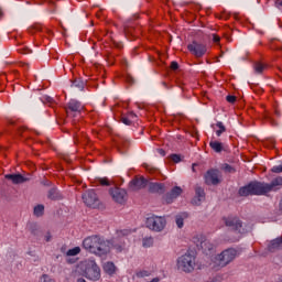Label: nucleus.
Returning <instances> with one entry per match:
<instances>
[{"mask_svg":"<svg viewBox=\"0 0 282 282\" xmlns=\"http://www.w3.org/2000/svg\"><path fill=\"white\" fill-rule=\"evenodd\" d=\"M83 248L91 252V254L105 257L111 250V242L104 240L100 236H89L84 239Z\"/></svg>","mask_w":282,"mask_h":282,"instance_id":"1","label":"nucleus"},{"mask_svg":"<svg viewBox=\"0 0 282 282\" xmlns=\"http://www.w3.org/2000/svg\"><path fill=\"white\" fill-rule=\"evenodd\" d=\"M239 252L235 248L225 249L223 252L214 256L209 263L212 270L216 272L221 270V268H226V265H230L235 259H237Z\"/></svg>","mask_w":282,"mask_h":282,"instance_id":"2","label":"nucleus"},{"mask_svg":"<svg viewBox=\"0 0 282 282\" xmlns=\"http://www.w3.org/2000/svg\"><path fill=\"white\" fill-rule=\"evenodd\" d=\"M84 270V276L88 279V281H100V267L96 263V260H86Z\"/></svg>","mask_w":282,"mask_h":282,"instance_id":"3","label":"nucleus"},{"mask_svg":"<svg viewBox=\"0 0 282 282\" xmlns=\"http://www.w3.org/2000/svg\"><path fill=\"white\" fill-rule=\"evenodd\" d=\"M223 221L229 230H234L238 232V235H246V232H248V229L243 227V223H241L238 217L228 216L223 218Z\"/></svg>","mask_w":282,"mask_h":282,"instance_id":"4","label":"nucleus"},{"mask_svg":"<svg viewBox=\"0 0 282 282\" xmlns=\"http://www.w3.org/2000/svg\"><path fill=\"white\" fill-rule=\"evenodd\" d=\"M177 268L182 272H193L195 270V256L185 253L177 260Z\"/></svg>","mask_w":282,"mask_h":282,"instance_id":"5","label":"nucleus"},{"mask_svg":"<svg viewBox=\"0 0 282 282\" xmlns=\"http://www.w3.org/2000/svg\"><path fill=\"white\" fill-rule=\"evenodd\" d=\"M147 227L154 232H162L166 228V218L163 216H150L147 219Z\"/></svg>","mask_w":282,"mask_h":282,"instance_id":"6","label":"nucleus"},{"mask_svg":"<svg viewBox=\"0 0 282 282\" xmlns=\"http://www.w3.org/2000/svg\"><path fill=\"white\" fill-rule=\"evenodd\" d=\"M241 197H248V195H263V188L261 183L253 182L239 189Z\"/></svg>","mask_w":282,"mask_h":282,"instance_id":"7","label":"nucleus"},{"mask_svg":"<svg viewBox=\"0 0 282 282\" xmlns=\"http://www.w3.org/2000/svg\"><path fill=\"white\" fill-rule=\"evenodd\" d=\"M204 177H205V183L208 186H217V184L221 183V172H219V170H215V169L208 170L205 173Z\"/></svg>","mask_w":282,"mask_h":282,"instance_id":"8","label":"nucleus"},{"mask_svg":"<svg viewBox=\"0 0 282 282\" xmlns=\"http://www.w3.org/2000/svg\"><path fill=\"white\" fill-rule=\"evenodd\" d=\"M262 195H268L272 191H280L282 186V176H278L271 181V183H261Z\"/></svg>","mask_w":282,"mask_h":282,"instance_id":"9","label":"nucleus"},{"mask_svg":"<svg viewBox=\"0 0 282 282\" xmlns=\"http://www.w3.org/2000/svg\"><path fill=\"white\" fill-rule=\"evenodd\" d=\"M188 52L196 56V58H202L206 52H208V48L206 47V44H202L198 42H192L187 45Z\"/></svg>","mask_w":282,"mask_h":282,"instance_id":"10","label":"nucleus"},{"mask_svg":"<svg viewBox=\"0 0 282 282\" xmlns=\"http://www.w3.org/2000/svg\"><path fill=\"white\" fill-rule=\"evenodd\" d=\"M85 109V106L76 99H70L66 107V113L68 118L75 117L77 113H80Z\"/></svg>","mask_w":282,"mask_h":282,"instance_id":"11","label":"nucleus"},{"mask_svg":"<svg viewBox=\"0 0 282 282\" xmlns=\"http://www.w3.org/2000/svg\"><path fill=\"white\" fill-rule=\"evenodd\" d=\"M109 193L117 204H124L127 202V191L120 187H113L109 189Z\"/></svg>","mask_w":282,"mask_h":282,"instance_id":"12","label":"nucleus"},{"mask_svg":"<svg viewBox=\"0 0 282 282\" xmlns=\"http://www.w3.org/2000/svg\"><path fill=\"white\" fill-rule=\"evenodd\" d=\"M193 241L196 243L197 248L202 250H213L214 246L210 241L206 240L204 235H197L193 238Z\"/></svg>","mask_w":282,"mask_h":282,"instance_id":"13","label":"nucleus"},{"mask_svg":"<svg viewBox=\"0 0 282 282\" xmlns=\"http://www.w3.org/2000/svg\"><path fill=\"white\" fill-rule=\"evenodd\" d=\"M83 200L86 206L94 207L96 204H98V195H96L94 189H89L83 195Z\"/></svg>","mask_w":282,"mask_h":282,"instance_id":"14","label":"nucleus"},{"mask_svg":"<svg viewBox=\"0 0 282 282\" xmlns=\"http://www.w3.org/2000/svg\"><path fill=\"white\" fill-rule=\"evenodd\" d=\"M182 193H184V189H182V187L180 186L173 187L171 192L164 196L166 204H173V202H175V199H177V197H180Z\"/></svg>","mask_w":282,"mask_h":282,"instance_id":"15","label":"nucleus"},{"mask_svg":"<svg viewBox=\"0 0 282 282\" xmlns=\"http://www.w3.org/2000/svg\"><path fill=\"white\" fill-rule=\"evenodd\" d=\"M149 184V181L144 177H137L130 182V188L131 191H140L142 188H145V186Z\"/></svg>","mask_w":282,"mask_h":282,"instance_id":"16","label":"nucleus"},{"mask_svg":"<svg viewBox=\"0 0 282 282\" xmlns=\"http://www.w3.org/2000/svg\"><path fill=\"white\" fill-rule=\"evenodd\" d=\"M6 180H10L12 184H24V182H28V177L21 175V174H7Z\"/></svg>","mask_w":282,"mask_h":282,"instance_id":"17","label":"nucleus"},{"mask_svg":"<svg viewBox=\"0 0 282 282\" xmlns=\"http://www.w3.org/2000/svg\"><path fill=\"white\" fill-rule=\"evenodd\" d=\"M195 193H196V196L193 199V204H196V206H199V204H202V202L206 199V193L202 187H196Z\"/></svg>","mask_w":282,"mask_h":282,"instance_id":"18","label":"nucleus"},{"mask_svg":"<svg viewBox=\"0 0 282 282\" xmlns=\"http://www.w3.org/2000/svg\"><path fill=\"white\" fill-rule=\"evenodd\" d=\"M47 199H51L52 202H58V199H63V195L56 187H52L47 192Z\"/></svg>","mask_w":282,"mask_h":282,"instance_id":"19","label":"nucleus"},{"mask_svg":"<svg viewBox=\"0 0 282 282\" xmlns=\"http://www.w3.org/2000/svg\"><path fill=\"white\" fill-rule=\"evenodd\" d=\"M149 191L150 193H159V195H162L166 189L163 183H150Z\"/></svg>","mask_w":282,"mask_h":282,"instance_id":"20","label":"nucleus"},{"mask_svg":"<svg viewBox=\"0 0 282 282\" xmlns=\"http://www.w3.org/2000/svg\"><path fill=\"white\" fill-rule=\"evenodd\" d=\"M116 264H113V262H106L104 264V272L109 274V276H113V274H116Z\"/></svg>","mask_w":282,"mask_h":282,"instance_id":"21","label":"nucleus"},{"mask_svg":"<svg viewBox=\"0 0 282 282\" xmlns=\"http://www.w3.org/2000/svg\"><path fill=\"white\" fill-rule=\"evenodd\" d=\"M209 147L215 153H221L224 151V144L219 141H210Z\"/></svg>","mask_w":282,"mask_h":282,"instance_id":"22","label":"nucleus"},{"mask_svg":"<svg viewBox=\"0 0 282 282\" xmlns=\"http://www.w3.org/2000/svg\"><path fill=\"white\" fill-rule=\"evenodd\" d=\"M278 248H282V237L275 238L269 245V250H278Z\"/></svg>","mask_w":282,"mask_h":282,"instance_id":"23","label":"nucleus"},{"mask_svg":"<svg viewBox=\"0 0 282 282\" xmlns=\"http://www.w3.org/2000/svg\"><path fill=\"white\" fill-rule=\"evenodd\" d=\"M33 213H34L35 217H43V215L45 213V206H43V205L35 206Z\"/></svg>","mask_w":282,"mask_h":282,"instance_id":"24","label":"nucleus"},{"mask_svg":"<svg viewBox=\"0 0 282 282\" xmlns=\"http://www.w3.org/2000/svg\"><path fill=\"white\" fill-rule=\"evenodd\" d=\"M112 246L118 250L119 252H122V248H124V241L120 240V243L118 245V238H113Z\"/></svg>","mask_w":282,"mask_h":282,"instance_id":"25","label":"nucleus"},{"mask_svg":"<svg viewBox=\"0 0 282 282\" xmlns=\"http://www.w3.org/2000/svg\"><path fill=\"white\" fill-rule=\"evenodd\" d=\"M137 279H147V276H151V271L149 270H140L135 273Z\"/></svg>","mask_w":282,"mask_h":282,"instance_id":"26","label":"nucleus"},{"mask_svg":"<svg viewBox=\"0 0 282 282\" xmlns=\"http://www.w3.org/2000/svg\"><path fill=\"white\" fill-rule=\"evenodd\" d=\"M143 248H151L153 246V237H145L142 240Z\"/></svg>","mask_w":282,"mask_h":282,"instance_id":"27","label":"nucleus"},{"mask_svg":"<svg viewBox=\"0 0 282 282\" xmlns=\"http://www.w3.org/2000/svg\"><path fill=\"white\" fill-rule=\"evenodd\" d=\"M216 127H218V129H219V130L216 131V135L219 138L221 135V133H225L226 126H224V123L221 121H218L216 123Z\"/></svg>","mask_w":282,"mask_h":282,"instance_id":"28","label":"nucleus"},{"mask_svg":"<svg viewBox=\"0 0 282 282\" xmlns=\"http://www.w3.org/2000/svg\"><path fill=\"white\" fill-rule=\"evenodd\" d=\"M253 67H254L256 74H263V69H265V65H263L260 62H257Z\"/></svg>","mask_w":282,"mask_h":282,"instance_id":"29","label":"nucleus"},{"mask_svg":"<svg viewBox=\"0 0 282 282\" xmlns=\"http://www.w3.org/2000/svg\"><path fill=\"white\" fill-rule=\"evenodd\" d=\"M67 257H76L77 254H80V247H75L73 249H69L66 252Z\"/></svg>","mask_w":282,"mask_h":282,"instance_id":"30","label":"nucleus"},{"mask_svg":"<svg viewBox=\"0 0 282 282\" xmlns=\"http://www.w3.org/2000/svg\"><path fill=\"white\" fill-rule=\"evenodd\" d=\"M175 221L177 228H184V217H182V215H177Z\"/></svg>","mask_w":282,"mask_h":282,"instance_id":"31","label":"nucleus"},{"mask_svg":"<svg viewBox=\"0 0 282 282\" xmlns=\"http://www.w3.org/2000/svg\"><path fill=\"white\" fill-rule=\"evenodd\" d=\"M97 183L100 184L101 186H109V178L107 177H102V178H98Z\"/></svg>","mask_w":282,"mask_h":282,"instance_id":"32","label":"nucleus"},{"mask_svg":"<svg viewBox=\"0 0 282 282\" xmlns=\"http://www.w3.org/2000/svg\"><path fill=\"white\" fill-rule=\"evenodd\" d=\"M39 282H56V281H54V279H52L50 275L43 274V275L40 278V281H39Z\"/></svg>","mask_w":282,"mask_h":282,"instance_id":"33","label":"nucleus"},{"mask_svg":"<svg viewBox=\"0 0 282 282\" xmlns=\"http://www.w3.org/2000/svg\"><path fill=\"white\" fill-rule=\"evenodd\" d=\"M130 234H131L130 230L123 229V230L117 231V237H118V238H120V237H127V236L130 235Z\"/></svg>","mask_w":282,"mask_h":282,"instance_id":"34","label":"nucleus"},{"mask_svg":"<svg viewBox=\"0 0 282 282\" xmlns=\"http://www.w3.org/2000/svg\"><path fill=\"white\" fill-rule=\"evenodd\" d=\"M227 102H230L231 105H235V102H237V97L232 96V95H228L226 97Z\"/></svg>","mask_w":282,"mask_h":282,"instance_id":"35","label":"nucleus"},{"mask_svg":"<svg viewBox=\"0 0 282 282\" xmlns=\"http://www.w3.org/2000/svg\"><path fill=\"white\" fill-rule=\"evenodd\" d=\"M272 173H282V163L271 169Z\"/></svg>","mask_w":282,"mask_h":282,"instance_id":"36","label":"nucleus"},{"mask_svg":"<svg viewBox=\"0 0 282 282\" xmlns=\"http://www.w3.org/2000/svg\"><path fill=\"white\" fill-rule=\"evenodd\" d=\"M127 117L131 122H135V120L138 119V116L134 112H129Z\"/></svg>","mask_w":282,"mask_h":282,"instance_id":"37","label":"nucleus"},{"mask_svg":"<svg viewBox=\"0 0 282 282\" xmlns=\"http://www.w3.org/2000/svg\"><path fill=\"white\" fill-rule=\"evenodd\" d=\"M171 158H172V161L175 162L176 164H177V162H181V160H182V159L180 158V155H177V154H172Z\"/></svg>","mask_w":282,"mask_h":282,"instance_id":"38","label":"nucleus"},{"mask_svg":"<svg viewBox=\"0 0 282 282\" xmlns=\"http://www.w3.org/2000/svg\"><path fill=\"white\" fill-rule=\"evenodd\" d=\"M180 68V64H177V62H172L171 63V69H178Z\"/></svg>","mask_w":282,"mask_h":282,"instance_id":"39","label":"nucleus"},{"mask_svg":"<svg viewBox=\"0 0 282 282\" xmlns=\"http://www.w3.org/2000/svg\"><path fill=\"white\" fill-rule=\"evenodd\" d=\"M44 239H45V241H47V242L52 241V234L46 232L45 236H44Z\"/></svg>","mask_w":282,"mask_h":282,"instance_id":"40","label":"nucleus"},{"mask_svg":"<svg viewBox=\"0 0 282 282\" xmlns=\"http://www.w3.org/2000/svg\"><path fill=\"white\" fill-rule=\"evenodd\" d=\"M213 41H214V43H219V41H220L219 35L213 34Z\"/></svg>","mask_w":282,"mask_h":282,"instance_id":"41","label":"nucleus"},{"mask_svg":"<svg viewBox=\"0 0 282 282\" xmlns=\"http://www.w3.org/2000/svg\"><path fill=\"white\" fill-rule=\"evenodd\" d=\"M72 86L73 87H78L79 89H83V84L80 85V83H78L77 80H75Z\"/></svg>","mask_w":282,"mask_h":282,"instance_id":"42","label":"nucleus"},{"mask_svg":"<svg viewBox=\"0 0 282 282\" xmlns=\"http://www.w3.org/2000/svg\"><path fill=\"white\" fill-rule=\"evenodd\" d=\"M122 122H123V124H131L132 123V121H130L128 117H123Z\"/></svg>","mask_w":282,"mask_h":282,"instance_id":"43","label":"nucleus"},{"mask_svg":"<svg viewBox=\"0 0 282 282\" xmlns=\"http://www.w3.org/2000/svg\"><path fill=\"white\" fill-rule=\"evenodd\" d=\"M45 102H48V105H52L54 102V99L52 97H44Z\"/></svg>","mask_w":282,"mask_h":282,"instance_id":"44","label":"nucleus"},{"mask_svg":"<svg viewBox=\"0 0 282 282\" xmlns=\"http://www.w3.org/2000/svg\"><path fill=\"white\" fill-rule=\"evenodd\" d=\"M158 153L161 154L162 158L166 155V151H164V149H158Z\"/></svg>","mask_w":282,"mask_h":282,"instance_id":"45","label":"nucleus"},{"mask_svg":"<svg viewBox=\"0 0 282 282\" xmlns=\"http://www.w3.org/2000/svg\"><path fill=\"white\" fill-rule=\"evenodd\" d=\"M118 149H119L120 153H124V151L122 150V143H118Z\"/></svg>","mask_w":282,"mask_h":282,"instance_id":"46","label":"nucleus"},{"mask_svg":"<svg viewBox=\"0 0 282 282\" xmlns=\"http://www.w3.org/2000/svg\"><path fill=\"white\" fill-rule=\"evenodd\" d=\"M77 282H87L84 278L77 279Z\"/></svg>","mask_w":282,"mask_h":282,"instance_id":"47","label":"nucleus"},{"mask_svg":"<svg viewBox=\"0 0 282 282\" xmlns=\"http://www.w3.org/2000/svg\"><path fill=\"white\" fill-rule=\"evenodd\" d=\"M35 30H37V32H39V31L43 30V28L41 25H37V26H35Z\"/></svg>","mask_w":282,"mask_h":282,"instance_id":"48","label":"nucleus"},{"mask_svg":"<svg viewBox=\"0 0 282 282\" xmlns=\"http://www.w3.org/2000/svg\"><path fill=\"white\" fill-rule=\"evenodd\" d=\"M225 169L226 171H230L232 167H230V165H226Z\"/></svg>","mask_w":282,"mask_h":282,"instance_id":"49","label":"nucleus"},{"mask_svg":"<svg viewBox=\"0 0 282 282\" xmlns=\"http://www.w3.org/2000/svg\"><path fill=\"white\" fill-rule=\"evenodd\" d=\"M76 142H80V138H78V135H76Z\"/></svg>","mask_w":282,"mask_h":282,"instance_id":"50","label":"nucleus"},{"mask_svg":"<svg viewBox=\"0 0 282 282\" xmlns=\"http://www.w3.org/2000/svg\"><path fill=\"white\" fill-rule=\"evenodd\" d=\"M117 47H120V44H117Z\"/></svg>","mask_w":282,"mask_h":282,"instance_id":"51","label":"nucleus"},{"mask_svg":"<svg viewBox=\"0 0 282 282\" xmlns=\"http://www.w3.org/2000/svg\"><path fill=\"white\" fill-rule=\"evenodd\" d=\"M163 85L166 87V83H163Z\"/></svg>","mask_w":282,"mask_h":282,"instance_id":"52","label":"nucleus"}]
</instances>
